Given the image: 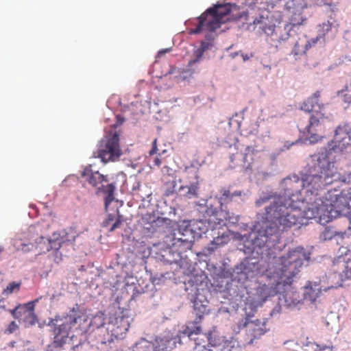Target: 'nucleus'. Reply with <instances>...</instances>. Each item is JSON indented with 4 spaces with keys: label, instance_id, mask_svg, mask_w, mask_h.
Segmentation results:
<instances>
[{
    "label": "nucleus",
    "instance_id": "obj_1",
    "mask_svg": "<svg viewBox=\"0 0 351 351\" xmlns=\"http://www.w3.org/2000/svg\"><path fill=\"white\" fill-rule=\"evenodd\" d=\"M339 179L334 162L323 155L317 158L313 173L305 175L302 180L297 177L285 178L282 184L289 199L274 197L270 205L265 207L263 236L267 239L301 223L302 219H312L305 217L306 210L316 199L324 201L326 193L317 197L319 191Z\"/></svg>",
    "mask_w": 351,
    "mask_h": 351
},
{
    "label": "nucleus",
    "instance_id": "obj_2",
    "mask_svg": "<svg viewBox=\"0 0 351 351\" xmlns=\"http://www.w3.org/2000/svg\"><path fill=\"white\" fill-rule=\"evenodd\" d=\"M310 255L304 247L292 249L266 270L267 276L274 285H291L294 278L300 272L304 262L309 261Z\"/></svg>",
    "mask_w": 351,
    "mask_h": 351
},
{
    "label": "nucleus",
    "instance_id": "obj_3",
    "mask_svg": "<svg viewBox=\"0 0 351 351\" xmlns=\"http://www.w3.org/2000/svg\"><path fill=\"white\" fill-rule=\"evenodd\" d=\"M316 199L309 206L304 213L308 218H319L320 223L330 221L335 215L339 214L351 209V189L344 193L339 189L328 190L324 197Z\"/></svg>",
    "mask_w": 351,
    "mask_h": 351
},
{
    "label": "nucleus",
    "instance_id": "obj_4",
    "mask_svg": "<svg viewBox=\"0 0 351 351\" xmlns=\"http://www.w3.org/2000/svg\"><path fill=\"white\" fill-rule=\"evenodd\" d=\"M267 330H249V333L246 332L247 339L241 343L235 339L227 340L225 337L220 335L219 330H208L204 332L201 330L199 333L206 336L204 340L193 341L195 346V351H211L210 348H206L207 343L208 346L218 347L221 346L220 351H242V347L246 345L253 343L255 339L259 338L263 335Z\"/></svg>",
    "mask_w": 351,
    "mask_h": 351
},
{
    "label": "nucleus",
    "instance_id": "obj_5",
    "mask_svg": "<svg viewBox=\"0 0 351 351\" xmlns=\"http://www.w3.org/2000/svg\"><path fill=\"white\" fill-rule=\"evenodd\" d=\"M232 4H217L207 9L198 18L195 27L189 30V34H197L203 31L214 32L219 28L221 24L230 20Z\"/></svg>",
    "mask_w": 351,
    "mask_h": 351
},
{
    "label": "nucleus",
    "instance_id": "obj_6",
    "mask_svg": "<svg viewBox=\"0 0 351 351\" xmlns=\"http://www.w3.org/2000/svg\"><path fill=\"white\" fill-rule=\"evenodd\" d=\"M81 176L91 186L96 189L97 193H102L105 195L104 204L107 208L114 199L115 185L113 183L104 184L108 182L107 176H104L93 169V166L89 165L84 167Z\"/></svg>",
    "mask_w": 351,
    "mask_h": 351
},
{
    "label": "nucleus",
    "instance_id": "obj_7",
    "mask_svg": "<svg viewBox=\"0 0 351 351\" xmlns=\"http://www.w3.org/2000/svg\"><path fill=\"white\" fill-rule=\"evenodd\" d=\"M199 332L201 330H178L176 335L168 332L162 337H156L155 340L158 351L171 350L177 343L181 344L187 341L204 340L206 336Z\"/></svg>",
    "mask_w": 351,
    "mask_h": 351
},
{
    "label": "nucleus",
    "instance_id": "obj_8",
    "mask_svg": "<svg viewBox=\"0 0 351 351\" xmlns=\"http://www.w3.org/2000/svg\"><path fill=\"white\" fill-rule=\"evenodd\" d=\"M96 154L97 157L101 158L104 163L118 160L122 154L119 134L114 132L101 139Z\"/></svg>",
    "mask_w": 351,
    "mask_h": 351
},
{
    "label": "nucleus",
    "instance_id": "obj_9",
    "mask_svg": "<svg viewBox=\"0 0 351 351\" xmlns=\"http://www.w3.org/2000/svg\"><path fill=\"white\" fill-rule=\"evenodd\" d=\"M330 120V116L324 111L314 112L311 114L309 123L306 126V132L309 141L316 143L324 137L325 123Z\"/></svg>",
    "mask_w": 351,
    "mask_h": 351
},
{
    "label": "nucleus",
    "instance_id": "obj_10",
    "mask_svg": "<svg viewBox=\"0 0 351 351\" xmlns=\"http://www.w3.org/2000/svg\"><path fill=\"white\" fill-rule=\"evenodd\" d=\"M39 298L25 304H19L14 308L9 310L12 317L22 322L25 327H32L38 323V317L34 313L36 304Z\"/></svg>",
    "mask_w": 351,
    "mask_h": 351
},
{
    "label": "nucleus",
    "instance_id": "obj_11",
    "mask_svg": "<svg viewBox=\"0 0 351 351\" xmlns=\"http://www.w3.org/2000/svg\"><path fill=\"white\" fill-rule=\"evenodd\" d=\"M39 298L25 304H19L14 308L9 310L12 317L22 322L25 327H32L38 323V317L34 313L36 304Z\"/></svg>",
    "mask_w": 351,
    "mask_h": 351
},
{
    "label": "nucleus",
    "instance_id": "obj_12",
    "mask_svg": "<svg viewBox=\"0 0 351 351\" xmlns=\"http://www.w3.org/2000/svg\"><path fill=\"white\" fill-rule=\"evenodd\" d=\"M34 232L35 228L32 226L29 227V232L31 235L29 237V242L27 243H22L20 245L21 250L25 252L36 250L39 254L45 253L51 250L49 239L38 234L34 236Z\"/></svg>",
    "mask_w": 351,
    "mask_h": 351
},
{
    "label": "nucleus",
    "instance_id": "obj_13",
    "mask_svg": "<svg viewBox=\"0 0 351 351\" xmlns=\"http://www.w3.org/2000/svg\"><path fill=\"white\" fill-rule=\"evenodd\" d=\"M192 234V230L186 226L184 229L180 226L178 232H173L166 236L165 242L171 247L183 246L185 248L191 245V240L190 236Z\"/></svg>",
    "mask_w": 351,
    "mask_h": 351
},
{
    "label": "nucleus",
    "instance_id": "obj_14",
    "mask_svg": "<svg viewBox=\"0 0 351 351\" xmlns=\"http://www.w3.org/2000/svg\"><path fill=\"white\" fill-rule=\"evenodd\" d=\"M332 149L335 152H343L351 145V128L348 124L339 125L335 131V137L332 141Z\"/></svg>",
    "mask_w": 351,
    "mask_h": 351
},
{
    "label": "nucleus",
    "instance_id": "obj_15",
    "mask_svg": "<svg viewBox=\"0 0 351 351\" xmlns=\"http://www.w3.org/2000/svg\"><path fill=\"white\" fill-rule=\"evenodd\" d=\"M331 271L332 278H338L337 284L351 278V261H346L344 258H339L333 261Z\"/></svg>",
    "mask_w": 351,
    "mask_h": 351
},
{
    "label": "nucleus",
    "instance_id": "obj_16",
    "mask_svg": "<svg viewBox=\"0 0 351 351\" xmlns=\"http://www.w3.org/2000/svg\"><path fill=\"white\" fill-rule=\"evenodd\" d=\"M276 19L270 13L266 15H260L254 20V25L258 26V28L267 36H274V32L276 27Z\"/></svg>",
    "mask_w": 351,
    "mask_h": 351
},
{
    "label": "nucleus",
    "instance_id": "obj_17",
    "mask_svg": "<svg viewBox=\"0 0 351 351\" xmlns=\"http://www.w3.org/2000/svg\"><path fill=\"white\" fill-rule=\"evenodd\" d=\"M186 176L189 178H194L195 181L191 182L189 185L181 186L179 188V191L182 193V195L186 198L191 199L198 197V189H199V182L197 171L195 169L185 171Z\"/></svg>",
    "mask_w": 351,
    "mask_h": 351
},
{
    "label": "nucleus",
    "instance_id": "obj_18",
    "mask_svg": "<svg viewBox=\"0 0 351 351\" xmlns=\"http://www.w3.org/2000/svg\"><path fill=\"white\" fill-rule=\"evenodd\" d=\"M321 92L315 91L311 96L308 97L301 105L300 109L308 113H314V112L324 111V104L319 102Z\"/></svg>",
    "mask_w": 351,
    "mask_h": 351
},
{
    "label": "nucleus",
    "instance_id": "obj_19",
    "mask_svg": "<svg viewBox=\"0 0 351 351\" xmlns=\"http://www.w3.org/2000/svg\"><path fill=\"white\" fill-rule=\"evenodd\" d=\"M206 214L209 217L208 222L216 225L225 224L226 221L230 220V213L222 208L217 210L208 207L206 210Z\"/></svg>",
    "mask_w": 351,
    "mask_h": 351
},
{
    "label": "nucleus",
    "instance_id": "obj_20",
    "mask_svg": "<svg viewBox=\"0 0 351 351\" xmlns=\"http://www.w3.org/2000/svg\"><path fill=\"white\" fill-rule=\"evenodd\" d=\"M194 312L195 313V318L193 321L188 322L186 329H201L200 324L204 318V315L208 313L207 306L195 301Z\"/></svg>",
    "mask_w": 351,
    "mask_h": 351
},
{
    "label": "nucleus",
    "instance_id": "obj_21",
    "mask_svg": "<svg viewBox=\"0 0 351 351\" xmlns=\"http://www.w3.org/2000/svg\"><path fill=\"white\" fill-rule=\"evenodd\" d=\"M162 171L167 173V175L164 174L162 178V180L164 183L165 194L167 196H169L173 195L176 191L177 185L176 179L173 174L171 173L172 169L169 167L165 166L162 168Z\"/></svg>",
    "mask_w": 351,
    "mask_h": 351
},
{
    "label": "nucleus",
    "instance_id": "obj_22",
    "mask_svg": "<svg viewBox=\"0 0 351 351\" xmlns=\"http://www.w3.org/2000/svg\"><path fill=\"white\" fill-rule=\"evenodd\" d=\"M126 331L119 332V330H106V334L104 335L101 343L111 345L115 341L122 340L126 336Z\"/></svg>",
    "mask_w": 351,
    "mask_h": 351
},
{
    "label": "nucleus",
    "instance_id": "obj_23",
    "mask_svg": "<svg viewBox=\"0 0 351 351\" xmlns=\"http://www.w3.org/2000/svg\"><path fill=\"white\" fill-rule=\"evenodd\" d=\"M320 293V288L317 284L308 282L304 287V298L315 302Z\"/></svg>",
    "mask_w": 351,
    "mask_h": 351
},
{
    "label": "nucleus",
    "instance_id": "obj_24",
    "mask_svg": "<svg viewBox=\"0 0 351 351\" xmlns=\"http://www.w3.org/2000/svg\"><path fill=\"white\" fill-rule=\"evenodd\" d=\"M311 47V43L309 40L306 39H300L293 47L292 53L295 58L304 55L306 53L307 50Z\"/></svg>",
    "mask_w": 351,
    "mask_h": 351
},
{
    "label": "nucleus",
    "instance_id": "obj_25",
    "mask_svg": "<svg viewBox=\"0 0 351 351\" xmlns=\"http://www.w3.org/2000/svg\"><path fill=\"white\" fill-rule=\"evenodd\" d=\"M265 326V322L259 319H252L251 317H246L239 324V328H248L250 329H261Z\"/></svg>",
    "mask_w": 351,
    "mask_h": 351
},
{
    "label": "nucleus",
    "instance_id": "obj_26",
    "mask_svg": "<svg viewBox=\"0 0 351 351\" xmlns=\"http://www.w3.org/2000/svg\"><path fill=\"white\" fill-rule=\"evenodd\" d=\"M80 314L79 306L77 304H75V307H73L69 314L64 315V322H68L70 327H74L77 323V320L81 318Z\"/></svg>",
    "mask_w": 351,
    "mask_h": 351
},
{
    "label": "nucleus",
    "instance_id": "obj_27",
    "mask_svg": "<svg viewBox=\"0 0 351 351\" xmlns=\"http://www.w3.org/2000/svg\"><path fill=\"white\" fill-rule=\"evenodd\" d=\"M293 29L290 25L286 24L283 29L278 28L277 31L279 32V35L277 34V32H274V36L276 38H273L274 40H276L279 44L282 42L287 41L291 36V31Z\"/></svg>",
    "mask_w": 351,
    "mask_h": 351
},
{
    "label": "nucleus",
    "instance_id": "obj_28",
    "mask_svg": "<svg viewBox=\"0 0 351 351\" xmlns=\"http://www.w3.org/2000/svg\"><path fill=\"white\" fill-rule=\"evenodd\" d=\"M241 274L245 276V278H252L254 276L255 271L258 269V265L254 263H250L249 262L242 263L240 265Z\"/></svg>",
    "mask_w": 351,
    "mask_h": 351
},
{
    "label": "nucleus",
    "instance_id": "obj_29",
    "mask_svg": "<svg viewBox=\"0 0 351 351\" xmlns=\"http://www.w3.org/2000/svg\"><path fill=\"white\" fill-rule=\"evenodd\" d=\"M255 149L250 146H247L245 149V153L243 155V167L250 169L254 161V155Z\"/></svg>",
    "mask_w": 351,
    "mask_h": 351
},
{
    "label": "nucleus",
    "instance_id": "obj_30",
    "mask_svg": "<svg viewBox=\"0 0 351 351\" xmlns=\"http://www.w3.org/2000/svg\"><path fill=\"white\" fill-rule=\"evenodd\" d=\"M256 294L262 301H265L272 294V287L267 285H260L256 289Z\"/></svg>",
    "mask_w": 351,
    "mask_h": 351
},
{
    "label": "nucleus",
    "instance_id": "obj_31",
    "mask_svg": "<svg viewBox=\"0 0 351 351\" xmlns=\"http://www.w3.org/2000/svg\"><path fill=\"white\" fill-rule=\"evenodd\" d=\"M283 301L285 302V306L291 307L299 304L300 300L299 299L298 294L297 293L287 292L283 295Z\"/></svg>",
    "mask_w": 351,
    "mask_h": 351
},
{
    "label": "nucleus",
    "instance_id": "obj_32",
    "mask_svg": "<svg viewBox=\"0 0 351 351\" xmlns=\"http://www.w3.org/2000/svg\"><path fill=\"white\" fill-rule=\"evenodd\" d=\"M304 20L305 19L303 18L302 15V12L298 10L293 13V14L289 18V23L287 24L290 25L291 26V28L293 29L296 26H300L302 25Z\"/></svg>",
    "mask_w": 351,
    "mask_h": 351
},
{
    "label": "nucleus",
    "instance_id": "obj_33",
    "mask_svg": "<svg viewBox=\"0 0 351 351\" xmlns=\"http://www.w3.org/2000/svg\"><path fill=\"white\" fill-rule=\"evenodd\" d=\"M52 237V239H49L51 250H58L61 247L62 243L64 242V240L58 233H53Z\"/></svg>",
    "mask_w": 351,
    "mask_h": 351
},
{
    "label": "nucleus",
    "instance_id": "obj_34",
    "mask_svg": "<svg viewBox=\"0 0 351 351\" xmlns=\"http://www.w3.org/2000/svg\"><path fill=\"white\" fill-rule=\"evenodd\" d=\"M21 284V281H13L10 282L6 287V288L3 289V294L5 295H8L12 293L13 292L19 291L20 290Z\"/></svg>",
    "mask_w": 351,
    "mask_h": 351
},
{
    "label": "nucleus",
    "instance_id": "obj_35",
    "mask_svg": "<svg viewBox=\"0 0 351 351\" xmlns=\"http://www.w3.org/2000/svg\"><path fill=\"white\" fill-rule=\"evenodd\" d=\"M141 344V346L140 348L142 349V351H158L156 341L152 342L151 341L143 339Z\"/></svg>",
    "mask_w": 351,
    "mask_h": 351
},
{
    "label": "nucleus",
    "instance_id": "obj_36",
    "mask_svg": "<svg viewBox=\"0 0 351 351\" xmlns=\"http://www.w3.org/2000/svg\"><path fill=\"white\" fill-rule=\"evenodd\" d=\"M220 193L221 196L219 197V203L221 206L223 204H228L232 200V195H231L230 190L222 189Z\"/></svg>",
    "mask_w": 351,
    "mask_h": 351
},
{
    "label": "nucleus",
    "instance_id": "obj_37",
    "mask_svg": "<svg viewBox=\"0 0 351 351\" xmlns=\"http://www.w3.org/2000/svg\"><path fill=\"white\" fill-rule=\"evenodd\" d=\"M64 315L63 316H60V315H57L55 317L54 319H51L48 325L51 326V327H54L55 329H58L60 328H63V325H64Z\"/></svg>",
    "mask_w": 351,
    "mask_h": 351
},
{
    "label": "nucleus",
    "instance_id": "obj_38",
    "mask_svg": "<svg viewBox=\"0 0 351 351\" xmlns=\"http://www.w3.org/2000/svg\"><path fill=\"white\" fill-rule=\"evenodd\" d=\"M171 222V220L165 217H158L157 219L153 220L152 223V227L154 229H156V228L161 227L164 225H168Z\"/></svg>",
    "mask_w": 351,
    "mask_h": 351
},
{
    "label": "nucleus",
    "instance_id": "obj_39",
    "mask_svg": "<svg viewBox=\"0 0 351 351\" xmlns=\"http://www.w3.org/2000/svg\"><path fill=\"white\" fill-rule=\"evenodd\" d=\"M315 346V349L313 351H324L326 349H329L330 351H335V348L332 345L330 341L328 344H319L313 342V345Z\"/></svg>",
    "mask_w": 351,
    "mask_h": 351
},
{
    "label": "nucleus",
    "instance_id": "obj_40",
    "mask_svg": "<svg viewBox=\"0 0 351 351\" xmlns=\"http://www.w3.org/2000/svg\"><path fill=\"white\" fill-rule=\"evenodd\" d=\"M315 346V349L313 351H324L326 349H329L330 351H335V348L332 345L330 341L328 344H319L313 342V345Z\"/></svg>",
    "mask_w": 351,
    "mask_h": 351
},
{
    "label": "nucleus",
    "instance_id": "obj_41",
    "mask_svg": "<svg viewBox=\"0 0 351 351\" xmlns=\"http://www.w3.org/2000/svg\"><path fill=\"white\" fill-rule=\"evenodd\" d=\"M206 49V47L198 48L194 53V55L195 56V58L194 60L189 61V65H193V64H195L197 62H198L199 60V59L202 57Z\"/></svg>",
    "mask_w": 351,
    "mask_h": 351
},
{
    "label": "nucleus",
    "instance_id": "obj_42",
    "mask_svg": "<svg viewBox=\"0 0 351 351\" xmlns=\"http://www.w3.org/2000/svg\"><path fill=\"white\" fill-rule=\"evenodd\" d=\"M332 28V23L329 21L323 23L322 25L319 26V36H324L325 34L328 32Z\"/></svg>",
    "mask_w": 351,
    "mask_h": 351
},
{
    "label": "nucleus",
    "instance_id": "obj_43",
    "mask_svg": "<svg viewBox=\"0 0 351 351\" xmlns=\"http://www.w3.org/2000/svg\"><path fill=\"white\" fill-rule=\"evenodd\" d=\"M296 345L300 347L310 346L313 345V342L308 341V337H301L296 341Z\"/></svg>",
    "mask_w": 351,
    "mask_h": 351
},
{
    "label": "nucleus",
    "instance_id": "obj_44",
    "mask_svg": "<svg viewBox=\"0 0 351 351\" xmlns=\"http://www.w3.org/2000/svg\"><path fill=\"white\" fill-rule=\"evenodd\" d=\"M343 97L346 103L351 104V82L346 86Z\"/></svg>",
    "mask_w": 351,
    "mask_h": 351
},
{
    "label": "nucleus",
    "instance_id": "obj_45",
    "mask_svg": "<svg viewBox=\"0 0 351 351\" xmlns=\"http://www.w3.org/2000/svg\"><path fill=\"white\" fill-rule=\"evenodd\" d=\"M273 195H267L256 201V206L258 207L261 206L263 204L269 202L271 199H273Z\"/></svg>",
    "mask_w": 351,
    "mask_h": 351
},
{
    "label": "nucleus",
    "instance_id": "obj_46",
    "mask_svg": "<svg viewBox=\"0 0 351 351\" xmlns=\"http://www.w3.org/2000/svg\"><path fill=\"white\" fill-rule=\"evenodd\" d=\"M121 216L119 215L116 219L115 221L112 224L111 227L109 229L110 232H112L117 228H119L122 224L123 220L121 219Z\"/></svg>",
    "mask_w": 351,
    "mask_h": 351
},
{
    "label": "nucleus",
    "instance_id": "obj_47",
    "mask_svg": "<svg viewBox=\"0 0 351 351\" xmlns=\"http://www.w3.org/2000/svg\"><path fill=\"white\" fill-rule=\"evenodd\" d=\"M114 217L112 214L108 215V218L103 222L104 227L109 226L113 221Z\"/></svg>",
    "mask_w": 351,
    "mask_h": 351
},
{
    "label": "nucleus",
    "instance_id": "obj_48",
    "mask_svg": "<svg viewBox=\"0 0 351 351\" xmlns=\"http://www.w3.org/2000/svg\"><path fill=\"white\" fill-rule=\"evenodd\" d=\"M158 150V148H157V139L155 138L153 142H152V149L149 151V154L150 156L156 153Z\"/></svg>",
    "mask_w": 351,
    "mask_h": 351
},
{
    "label": "nucleus",
    "instance_id": "obj_49",
    "mask_svg": "<svg viewBox=\"0 0 351 351\" xmlns=\"http://www.w3.org/2000/svg\"><path fill=\"white\" fill-rule=\"evenodd\" d=\"M332 237V234L330 233V230H327L326 229L323 232H322V237L324 240H326V239H331Z\"/></svg>",
    "mask_w": 351,
    "mask_h": 351
},
{
    "label": "nucleus",
    "instance_id": "obj_50",
    "mask_svg": "<svg viewBox=\"0 0 351 351\" xmlns=\"http://www.w3.org/2000/svg\"><path fill=\"white\" fill-rule=\"evenodd\" d=\"M59 346H56L55 344H54V341L53 342L52 344L51 345H49L47 348V350L46 351H58L56 348H58Z\"/></svg>",
    "mask_w": 351,
    "mask_h": 351
},
{
    "label": "nucleus",
    "instance_id": "obj_51",
    "mask_svg": "<svg viewBox=\"0 0 351 351\" xmlns=\"http://www.w3.org/2000/svg\"><path fill=\"white\" fill-rule=\"evenodd\" d=\"M153 162H154V165L157 166V167H159L162 163L161 160L159 158L158 156H156L154 158Z\"/></svg>",
    "mask_w": 351,
    "mask_h": 351
},
{
    "label": "nucleus",
    "instance_id": "obj_52",
    "mask_svg": "<svg viewBox=\"0 0 351 351\" xmlns=\"http://www.w3.org/2000/svg\"><path fill=\"white\" fill-rule=\"evenodd\" d=\"M237 156H238V154H232L230 156V161L233 164L234 166L238 165V164L234 161Z\"/></svg>",
    "mask_w": 351,
    "mask_h": 351
},
{
    "label": "nucleus",
    "instance_id": "obj_53",
    "mask_svg": "<svg viewBox=\"0 0 351 351\" xmlns=\"http://www.w3.org/2000/svg\"><path fill=\"white\" fill-rule=\"evenodd\" d=\"M140 294H141V292L138 290L137 288H135L133 291V294L131 297V300H134L135 298V297L138 296Z\"/></svg>",
    "mask_w": 351,
    "mask_h": 351
},
{
    "label": "nucleus",
    "instance_id": "obj_54",
    "mask_svg": "<svg viewBox=\"0 0 351 351\" xmlns=\"http://www.w3.org/2000/svg\"><path fill=\"white\" fill-rule=\"evenodd\" d=\"M64 325L62 329H71L73 327H70L69 323L68 322H63ZM59 329H62V328H60Z\"/></svg>",
    "mask_w": 351,
    "mask_h": 351
},
{
    "label": "nucleus",
    "instance_id": "obj_55",
    "mask_svg": "<svg viewBox=\"0 0 351 351\" xmlns=\"http://www.w3.org/2000/svg\"><path fill=\"white\" fill-rule=\"evenodd\" d=\"M280 311V306H276L274 308V310L272 311V312L271 313V315H274V313H279Z\"/></svg>",
    "mask_w": 351,
    "mask_h": 351
},
{
    "label": "nucleus",
    "instance_id": "obj_56",
    "mask_svg": "<svg viewBox=\"0 0 351 351\" xmlns=\"http://www.w3.org/2000/svg\"><path fill=\"white\" fill-rule=\"evenodd\" d=\"M13 328H18V326L15 324L14 322H12L10 324L8 329H12Z\"/></svg>",
    "mask_w": 351,
    "mask_h": 351
},
{
    "label": "nucleus",
    "instance_id": "obj_57",
    "mask_svg": "<svg viewBox=\"0 0 351 351\" xmlns=\"http://www.w3.org/2000/svg\"><path fill=\"white\" fill-rule=\"evenodd\" d=\"M231 195H232V197L234 196H240V195H241V191H234V193H231Z\"/></svg>",
    "mask_w": 351,
    "mask_h": 351
},
{
    "label": "nucleus",
    "instance_id": "obj_58",
    "mask_svg": "<svg viewBox=\"0 0 351 351\" xmlns=\"http://www.w3.org/2000/svg\"><path fill=\"white\" fill-rule=\"evenodd\" d=\"M17 343L16 341H11L10 342L8 343V346H10V347H14L15 345Z\"/></svg>",
    "mask_w": 351,
    "mask_h": 351
},
{
    "label": "nucleus",
    "instance_id": "obj_59",
    "mask_svg": "<svg viewBox=\"0 0 351 351\" xmlns=\"http://www.w3.org/2000/svg\"><path fill=\"white\" fill-rule=\"evenodd\" d=\"M317 4L322 5V4H326V5H330L328 2H324L323 0H317Z\"/></svg>",
    "mask_w": 351,
    "mask_h": 351
},
{
    "label": "nucleus",
    "instance_id": "obj_60",
    "mask_svg": "<svg viewBox=\"0 0 351 351\" xmlns=\"http://www.w3.org/2000/svg\"><path fill=\"white\" fill-rule=\"evenodd\" d=\"M251 57H252V54L250 56H248L247 54H246L245 56L243 55V58L244 60H249Z\"/></svg>",
    "mask_w": 351,
    "mask_h": 351
},
{
    "label": "nucleus",
    "instance_id": "obj_61",
    "mask_svg": "<svg viewBox=\"0 0 351 351\" xmlns=\"http://www.w3.org/2000/svg\"><path fill=\"white\" fill-rule=\"evenodd\" d=\"M169 51V49H165V50L160 51L158 52V56H161V55H162V54L165 53H166L167 51Z\"/></svg>",
    "mask_w": 351,
    "mask_h": 351
},
{
    "label": "nucleus",
    "instance_id": "obj_62",
    "mask_svg": "<svg viewBox=\"0 0 351 351\" xmlns=\"http://www.w3.org/2000/svg\"><path fill=\"white\" fill-rule=\"evenodd\" d=\"M206 47V48L208 47V44L205 42H202L201 43V45L199 47Z\"/></svg>",
    "mask_w": 351,
    "mask_h": 351
},
{
    "label": "nucleus",
    "instance_id": "obj_63",
    "mask_svg": "<svg viewBox=\"0 0 351 351\" xmlns=\"http://www.w3.org/2000/svg\"><path fill=\"white\" fill-rule=\"evenodd\" d=\"M12 332H13V330H5V333H8V334H11Z\"/></svg>",
    "mask_w": 351,
    "mask_h": 351
},
{
    "label": "nucleus",
    "instance_id": "obj_64",
    "mask_svg": "<svg viewBox=\"0 0 351 351\" xmlns=\"http://www.w3.org/2000/svg\"><path fill=\"white\" fill-rule=\"evenodd\" d=\"M293 144H294V143H291V145H287V146L285 145V146H286V147H287V149H289V147H290L291 145H293Z\"/></svg>",
    "mask_w": 351,
    "mask_h": 351
}]
</instances>
